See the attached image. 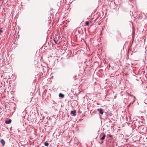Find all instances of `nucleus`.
<instances>
[{
    "label": "nucleus",
    "instance_id": "39448f33",
    "mask_svg": "<svg viewBox=\"0 0 147 147\" xmlns=\"http://www.w3.org/2000/svg\"><path fill=\"white\" fill-rule=\"evenodd\" d=\"M76 111H71V113L73 114L74 116L76 115Z\"/></svg>",
    "mask_w": 147,
    "mask_h": 147
},
{
    "label": "nucleus",
    "instance_id": "0eeeda50",
    "mask_svg": "<svg viewBox=\"0 0 147 147\" xmlns=\"http://www.w3.org/2000/svg\"><path fill=\"white\" fill-rule=\"evenodd\" d=\"M44 144L45 146H49V144L47 142H45L44 143Z\"/></svg>",
    "mask_w": 147,
    "mask_h": 147
},
{
    "label": "nucleus",
    "instance_id": "20e7f679",
    "mask_svg": "<svg viewBox=\"0 0 147 147\" xmlns=\"http://www.w3.org/2000/svg\"><path fill=\"white\" fill-rule=\"evenodd\" d=\"M1 143L3 146L5 144V142L3 139H2L1 140Z\"/></svg>",
    "mask_w": 147,
    "mask_h": 147
},
{
    "label": "nucleus",
    "instance_id": "423d86ee",
    "mask_svg": "<svg viewBox=\"0 0 147 147\" xmlns=\"http://www.w3.org/2000/svg\"><path fill=\"white\" fill-rule=\"evenodd\" d=\"M59 96L60 97L63 98L64 97V96L62 94L60 93H59Z\"/></svg>",
    "mask_w": 147,
    "mask_h": 147
},
{
    "label": "nucleus",
    "instance_id": "f257e3e1",
    "mask_svg": "<svg viewBox=\"0 0 147 147\" xmlns=\"http://www.w3.org/2000/svg\"><path fill=\"white\" fill-rule=\"evenodd\" d=\"M100 136H102V137L100 139L101 140H103L105 139L106 137V135L104 133L100 134Z\"/></svg>",
    "mask_w": 147,
    "mask_h": 147
},
{
    "label": "nucleus",
    "instance_id": "1a4fd4ad",
    "mask_svg": "<svg viewBox=\"0 0 147 147\" xmlns=\"http://www.w3.org/2000/svg\"><path fill=\"white\" fill-rule=\"evenodd\" d=\"M2 32V31L1 30H0V35L1 34V33Z\"/></svg>",
    "mask_w": 147,
    "mask_h": 147
},
{
    "label": "nucleus",
    "instance_id": "f03ea898",
    "mask_svg": "<svg viewBox=\"0 0 147 147\" xmlns=\"http://www.w3.org/2000/svg\"><path fill=\"white\" fill-rule=\"evenodd\" d=\"M97 111L99 112V113L101 114H103V110L102 109H98Z\"/></svg>",
    "mask_w": 147,
    "mask_h": 147
},
{
    "label": "nucleus",
    "instance_id": "6e6552de",
    "mask_svg": "<svg viewBox=\"0 0 147 147\" xmlns=\"http://www.w3.org/2000/svg\"><path fill=\"white\" fill-rule=\"evenodd\" d=\"M85 24L87 26H88L89 24V22L88 21H87L86 22Z\"/></svg>",
    "mask_w": 147,
    "mask_h": 147
},
{
    "label": "nucleus",
    "instance_id": "7ed1b4c3",
    "mask_svg": "<svg viewBox=\"0 0 147 147\" xmlns=\"http://www.w3.org/2000/svg\"><path fill=\"white\" fill-rule=\"evenodd\" d=\"M11 122V119H9L8 120H6L5 121V123L6 124H9Z\"/></svg>",
    "mask_w": 147,
    "mask_h": 147
}]
</instances>
